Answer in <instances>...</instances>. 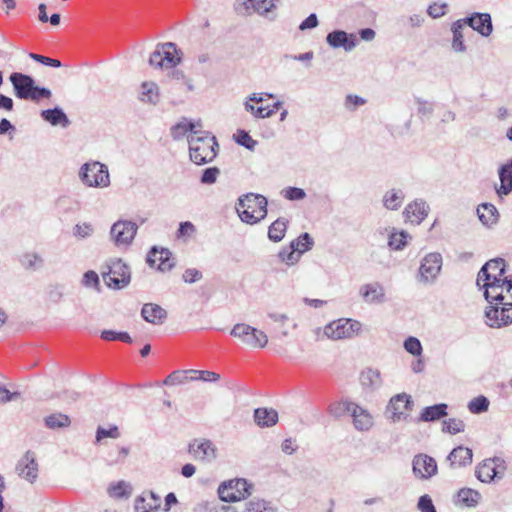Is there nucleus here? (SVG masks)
<instances>
[{"mask_svg": "<svg viewBox=\"0 0 512 512\" xmlns=\"http://www.w3.org/2000/svg\"><path fill=\"white\" fill-rule=\"evenodd\" d=\"M268 201L261 194L248 193L241 196L236 203L240 220L248 225H255L267 216Z\"/></svg>", "mask_w": 512, "mask_h": 512, "instance_id": "obj_1", "label": "nucleus"}, {"mask_svg": "<svg viewBox=\"0 0 512 512\" xmlns=\"http://www.w3.org/2000/svg\"><path fill=\"white\" fill-rule=\"evenodd\" d=\"M188 143L190 159L195 164L203 165L215 159L218 143L209 132H194L188 136Z\"/></svg>", "mask_w": 512, "mask_h": 512, "instance_id": "obj_2", "label": "nucleus"}, {"mask_svg": "<svg viewBox=\"0 0 512 512\" xmlns=\"http://www.w3.org/2000/svg\"><path fill=\"white\" fill-rule=\"evenodd\" d=\"M9 81L18 99L39 102L52 96L50 89L36 85L35 80L28 74L13 72L9 76Z\"/></svg>", "mask_w": 512, "mask_h": 512, "instance_id": "obj_3", "label": "nucleus"}, {"mask_svg": "<svg viewBox=\"0 0 512 512\" xmlns=\"http://www.w3.org/2000/svg\"><path fill=\"white\" fill-rule=\"evenodd\" d=\"M78 178L88 188L107 189L111 185L108 166L98 160L83 163L78 170Z\"/></svg>", "mask_w": 512, "mask_h": 512, "instance_id": "obj_4", "label": "nucleus"}, {"mask_svg": "<svg viewBox=\"0 0 512 512\" xmlns=\"http://www.w3.org/2000/svg\"><path fill=\"white\" fill-rule=\"evenodd\" d=\"M361 329L360 322L352 319L341 318L334 321H331L322 329L318 328L316 330V335L318 339H322L326 337L331 340H342V339H350L357 335Z\"/></svg>", "mask_w": 512, "mask_h": 512, "instance_id": "obj_5", "label": "nucleus"}, {"mask_svg": "<svg viewBox=\"0 0 512 512\" xmlns=\"http://www.w3.org/2000/svg\"><path fill=\"white\" fill-rule=\"evenodd\" d=\"M279 2L280 0H236L234 10L241 16H250L256 13L269 20H274Z\"/></svg>", "mask_w": 512, "mask_h": 512, "instance_id": "obj_6", "label": "nucleus"}, {"mask_svg": "<svg viewBox=\"0 0 512 512\" xmlns=\"http://www.w3.org/2000/svg\"><path fill=\"white\" fill-rule=\"evenodd\" d=\"M182 52L175 43L166 42L158 44L149 57V64L155 68L170 69L181 63Z\"/></svg>", "mask_w": 512, "mask_h": 512, "instance_id": "obj_7", "label": "nucleus"}, {"mask_svg": "<svg viewBox=\"0 0 512 512\" xmlns=\"http://www.w3.org/2000/svg\"><path fill=\"white\" fill-rule=\"evenodd\" d=\"M230 334L238 339L244 346L252 349H261L268 343L267 334L246 323H238L231 329Z\"/></svg>", "mask_w": 512, "mask_h": 512, "instance_id": "obj_8", "label": "nucleus"}, {"mask_svg": "<svg viewBox=\"0 0 512 512\" xmlns=\"http://www.w3.org/2000/svg\"><path fill=\"white\" fill-rule=\"evenodd\" d=\"M252 485L247 480L238 478L223 482L218 487V494L225 502H237L251 495Z\"/></svg>", "mask_w": 512, "mask_h": 512, "instance_id": "obj_9", "label": "nucleus"}, {"mask_svg": "<svg viewBox=\"0 0 512 512\" xmlns=\"http://www.w3.org/2000/svg\"><path fill=\"white\" fill-rule=\"evenodd\" d=\"M413 407L414 401L411 395L400 393L390 399L385 413L391 421L400 422L406 420L411 415Z\"/></svg>", "mask_w": 512, "mask_h": 512, "instance_id": "obj_10", "label": "nucleus"}, {"mask_svg": "<svg viewBox=\"0 0 512 512\" xmlns=\"http://www.w3.org/2000/svg\"><path fill=\"white\" fill-rule=\"evenodd\" d=\"M105 284L113 289H122L130 283L131 275L128 266L122 260H115L102 272Z\"/></svg>", "mask_w": 512, "mask_h": 512, "instance_id": "obj_11", "label": "nucleus"}, {"mask_svg": "<svg viewBox=\"0 0 512 512\" xmlns=\"http://www.w3.org/2000/svg\"><path fill=\"white\" fill-rule=\"evenodd\" d=\"M138 226L128 220H118L110 229V239L117 247H128L133 242Z\"/></svg>", "mask_w": 512, "mask_h": 512, "instance_id": "obj_12", "label": "nucleus"}, {"mask_svg": "<svg viewBox=\"0 0 512 512\" xmlns=\"http://www.w3.org/2000/svg\"><path fill=\"white\" fill-rule=\"evenodd\" d=\"M442 268L440 253H429L424 257L418 268V280L426 285L433 284Z\"/></svg>", "mask_w": 512, "mask_h": 512, "instance_id": "obj_13", "label": "nucleus"}, {"mask_svg": "<svg viewBox=\"0 0 512 512\" xmlns=\"http://www.w3.org/2000/svg\"><path fill=\"white\" fill-rule=\"evenodd\" d=\"M506 263L502 258L491 259L486 262L477 275L476 284L481 285L484 281H496L505 283L508 277H505Z\"/></svg>", "mask_w": 512, "mask_h": 512, "instance_id": "obj_14", "label": "nucleus"}, {"mask_svg": "<svg viewBox=\"0 0 512 512\" xmlns=\"http://www.w3.org/2000/svg\"><path fill=\"white\" fill-rule=\"evenodd\" d=\"M502 307L489 306L485 311L486 324L491 328H501L512 323V303L502 302Z\"/></svg>", "mask_w": 512, "mask_h": 512, "instance_id": "obj_15", "label": "nucleus"}, {"mask_svg": "<svg viewBox=\"0 0 512 512\" xmlns=\"http://www.w3.org/2000/svg\"><path fill=\"white\" fill-rule=\"evenodd\" d=\"M264 96L272 98L271 93H251L243 102L245 111L255 119H265L273 116V110L269 106H256L255 104L262 103Z\"/></svg>", "mask_w": 512, "mask_h": 512, "instance_id": "obj_16", "label": "nucleus"}, {"mask_svg": "<svg viewBox=\"0 0 512 512\" xmlns=\"http://www.w3.org/2000/svg\"><path fill=\"white\" fill-rule=\"evenodd\" d=\"M16 472L20 478L33 484L38 478L39 465L34 452L27 451L16 465Z\"/></svg>", "mask_w": 512, "mask_h": 512, "instance_id": "obj_17", "label": "nucleus"}, {"mask_svg": "<svg viewBox=\"0 0 512 512\" xmlns=\"http://www.w3.org/2000/svg\"><path fill=\"white\" fill-rule=\"evenodd\" d=\"M189 453L196 459L210 463L217 458V448L208 439H195L189 444Z\"/></svg>", "mask_w": 512, "mask_h": 512, "instance_id": "obj_18", "label": "nucleus"}, {"mask_svg": "<svg viewBox=\"0 0 512 512\" xmlns=\"http://www.w3.org/2000/svg\"><path fill=\"white\" fill-rule=\"evenodd\" d=\"M351 408L349 416L351 417L354 429L360 432L369 431L374 425V418L371 412L356 402L353 403Z\"/></svg>", "mask_w": 512, "mask_h": 512, "instance_id": "obj_19", "label": "nucleus"}, {"mask_svg": "<svg viewBox=\"0 0 512 512\" xmlns=\"http://www.w3.org/2000/svg\"><path fill=\"white\" fill-rule=\"evenodd\" d=\"M147 263L150 267H156L161 272H166L174 267L171 252L168 249L153 247L147 255Z\"/></svg>", "mask_w": 512, "mask_h": 512, "instance_id": "obj_20", "label": "nucleus"}, {"mask_svg": "<svg viewBox=\"0 0 512 512\" xmlns=\"http://www.w3.org/2000/svg\"><path fill=\"white\" fill-rule=\"evenodd\" d=\"M465 26H470L483 37H488L493 31L491 15L489 13L475 12L472 15L462 18Z\"/></svg>", "mask_w": 512, "mask_h": 512, "instance_id": "obj_21", "label": "nucleus"}, {"mask_svg": "<svg viewBox=\"0 0 512 512\" xmlns=\"http://www.w3.org/2000/svg\"><path fill=\"white\" fill-rule=\"evenodd\" d=\"M326 41L332 48H343L345 51H352L359 43L355 34H348L343 30H335L330 32Z\"/></svg>", "mask_w": 512, "mask_h": 512, "instance_id": "obj_22", "label": "nucleus"}, {"mask_svg": "<svg viewBox=\"0 0 512 512\" xmlns=\"http://www.w3.org/2000/svg\"><path fill=\"white\" fill-rule=\"evenodd\" d=\"M359 295L367 304H382L386 301L385 289L379 282H371L360 286Z\"/></svg>", "mask_w": 512, "mask_h": 512, "instance_id": "obj_23", "label": "nucleus"}, {"mask_svg": "<svg viewBox=\"0 0 512 512\" xmlns=\"http://www.w3.org/2000/svg\"><path fill=\"white\" fill-rule=\"evenodd\" d=\"M138 100L146 105L156 106L161 100L159 85L152 80L143 81L138 91Z\"/></svg>", "mask_w": 512, "mask_h": 512, "instance_id": "obj_24", "label": "nucleus"}, {"mask_svg": "<svg viewBox=\"0 0 512 512\" xmlns=\"http://www.w3.org/2000/svg\"><path fill=\"white\" fill-rule=\"evenodd\" d=\"M479 289L484 290L485 299L489 303L496 302V305L502 304L504 300L503 292L507 291V283L496 282V281H484L481 285H477Z\"/></svg>", "mask_w": 512, "mask_h": 512, "instance_id": "obj_25", "label": "nucleus"}, {"mask_svg": "<svg viewBox=\"0 0 512 512\" xmlns=\"http://www.w3.org/2000/svg\"><path fill=\"white\" fill-rule=\"evenodd\" d=\"M405 200V192L401 188H391L384 192L382 196V205L386 210H399Z\"/></svg>", "mask_w": 512, "mask_h": 512, "instance_id": "obj_26", "label": "nucleus"}, {"mask_svg": "<svg viewBox=\"0 0 512 512\" xmlns=\"http://www.w3.org/2000/svg\"><path fill=\"white\" fill-rule=\"evenodd\" d=\"M143 319L154 325H161L167 318L164 308L155 303H146L141 310Z\"/></svg>", "mask_w": 512, "mask_h": 512, "instance_id": "obj_27", "label": "nucleus"}, {"mask_svg": "<svg viewBox=\"0 0 512 512\" xmlns=\"http://www.w3.org/2000/svg\"><path fill=\"white\" fill-rule=\"evenodd\" d=\"M498 176L500 179V187L496 188L497 194L500 197L509 195L512 192V158L499 167Z\"/></svg>", "mask_w": 512, "mask_h": 512, "instance_id": "obj_28", "label": "nucleus"}, {"mask_svg": "<svg viewBox=\"0 0 512 512\" xmlns=\"http://www.w3.org/2000/svg\"><path fill=\"white\" fill-rule=\"evenodd\" d=\"M160 506V498L152 491L143 493L135 499L136 512H155Z\"/></svg>", "mask_w": 512, "mask_h": 512, "instance_id": "obj_29", "label": "nucleus"}, {"mask_svg": "<svg viewBox=\"0 0 512 512\" xmlns=\"http://www.w3.org/2000/svg\"><path fill=\"white\" fill-rule=\"evenodd\" d=\"M472 457L473 453L471 449L458 446L449 453L447 461H449L452 468H456L471 464Z\"/></svg>", "mask_w": 512, "mask_h": 512, "instance_id": "obj_30", "label": "nucleus"}, {"mask_svg": "<svg viewBox=\"0 0 512 512\" xmlns=\"http://www.w3.org/2000/svg\"><path fill=\"white\" fill-rule=\"evenodd\" d=\"M41 117L44 121L48 122L52 126H61L66 128L69 126L70 121L64 111L55 107L53 109H46L41 111Z\"/></svg>", "mask_w": 512, "mask_h": 512, "instance_id": "obj_31", "label": "nucleus"}, {"mask_svg": "<svg viewBox=\"0 0 512 512\" xmlns=\"http://www.w3.org/2000/svg\"><path fill=\"white\" fill-rule=\"evenodd\" d=\"M447 409L448 405L445 403L424 407L418 420L423 422H434L440 420L447 415Z\"/></svg>", "mask_w": 512, "mask_h": 512, "instance_id": "obj_32", "label": "nucleus"}, {"mask_svg": "<svg viewBox=\"0 0 512 512\" xmlns=\"http://www.w3.org/2000/svg\"><path fill=\"white\" fill-rule=\"evenodd\" d=\"M477 215L483 225L491 227L497 223L499 212L493 204L482 203L477 208Z\"/></svg>", "mask_w": 512, "mask_h": 512, "instance_id": "obj_33", "label": "nucleus"}, {"mask_svg": "<svg viewBox=\"0 0 512 512\" xmlns=\"http://www.w3.org/2000/svg\"><path fill=\"white\" fill-rule=\"evenodd\" d=\"M360 382L364 389L374 391L382 385L381 373L378 369L368 368L361 373Z\"/></svg>", "mask_w": 512, "mask_h": 512, "instance_id": "obj_34", "label": "nucleus"}, {"mask_svg": "<svg viewBox=\"0 0 512 512\" xmlns=\"http://www.w3.org/2000/svg\"><path fill=\"white\" fill-rule=\"evenodd\" d=\"M475 475L477 479L483 483L491 482L495 477L498 476L495 460L487 459L482 464L478 465L475 470Z\"/></svg>", "mask_w": 512, "mask_h": 512, "instance_id": "obj_35", "label": "nucleus"}, {"mask_svg": "<svg viewBox=\"0 0 512 512\" xmlns=\"http://www.w3.org/2000/svg\"><path fill=\"white\" fill-rule=\"evenodd\" d=\"M411 240L412 236L406 231L392 228L388 236V246L391 250H402Z\"/></svg>", "mask_w": 512, "mask_h": 512, "instance_id": "obj_36", "label": "nucleus"}, {"mask_svg": "<svg viewBox=\"0 0 512 512\" xmlns=\"http://www.w3.org/2000/svg\"><path fill=\"white\" fill-rule=\"evenodd\" d=\"M254 420L260 427H271L278 421V412L272 408H257L254 411Z\"/></svg>", "mask_w": 512, "mask_h": 512, "instance_id": "obj_37", "label": "nucleus"}, {"mask_svg": "<svg viewBox=\"0 0 512 512\" xmlns=\"http://www.w3.org/2000/svg\"><path fill=\"white\" fill-rule=\"evenodd\" d=\"M422 465V470L418 469V473H420V477L422 479H429L432 476L437 474L438 467L436 460L433 457H430L426 454H418V465Z\"/></svg>", "mask_w": 512, "mask_h": 512, "instance_id": "obj_38", "label": "nucleus"}, {"mask_svg": "<svg viewBox=\"0 0 512 512\" xmlns=\"http://www.w3.org/2000/svg\"><path fill=\"white\" fill-rule=\"evenodd\" d=\"M465 27L464 20L462 19H458L451 26V31L453 33L452 48L455 52L466 51V46L463 40V30Z\"/></svg>", "mask_w": 512, "mask_h": 512, "instance_id": "obj_39", "label": "nucleus"}, {"mask_svg": "<svg viewBox=\"0 0 512 512\" xmlns=\"http://www.w3.org/2000/svg\"><path fill=\"white\" fill-rule=\"evenodd\" d=\"M288 221L278 218L268 228V238L273 242H280L286 233Z\"/></svg>", "mask_w": 512, "mask_h": 512, "instance_id": "obj_40", "label": "nucleus"}, {"mask_svg": "<svg viewBox=\"0 0 512 512\" xmlns=\"http://www.w3.org/2000/svg\"><path fill=\"white\" fill-rule=\"evenodd\" d=\"M354 401L351 400H342L333 402L328 406V413L332 417L339 419L345 415H349L351 412V406H353Z\"/></svg>", "mask_w": 512, "mask_h": 512, "instance_id": "obj_41", "label": "nucleus"}, {"mask_svg": "<svg viewBox=\"0 0 512 512\" xmlns=\"http://www.w3.org/2000/svg\"><path fill=\"white\" fill-rule=\"evenodd\" d=\"M458 501L466 507H474L477 505L481 495L478 491L470 488H462L458 491Z\"/></svg>", "mask_w": 512, "mask_h": 512, "instance_id": "obj_42", "label": "nucleus"}, {"mask_svg": "<svg viewBox=\"0 0 512 512\" xmlns=\"http://www.w3.org/2000/svg\"><path fill=\"white\" fill-rule=\"evenodd\" d=\"M170 77L177 86L184 87L187 92L195 90L193 79L187 76L184 71L179 69L173 70Z\"/></svg>", "mask_w": 512, "mask_h": 512, "instance_id": "obj_43", "label": "nucleus"}, {"mask_svg": "<svg viewBox=\"0 0 512 512\" xmlns=\"http://www.w3.org/2000/svg\"><path fill=\"white\" fill-rule=\"evenodd\" d=\"M244 512H276L273 505L259 498H253L245 504Z\"/></svg>", "mask_w": 512, "mask_h": 512, "instance_id": "obj_44", "label": "nucleus"}, {"mask_svg": "<svg viewBox=\"0 0 512 512\" xmlns=\"http://www.w3.org/2000/svg\"><path fill=\"white\" fill-rule=\"evenodd\" d=\"M108 494L112 498H128L131 494V487L125 481H118L113 483L108 488Z\"/></svg>", "mask_w": 512, "mask_h": 512, "instance_id": "obj_45", "label": "nucleus"}, {"mask_svg": "<svg viewBox=\"0 0 512 512\" xmlns=\"http://www.w3.org/2000/svg\"><path fill=\"white\" fill-rule=\"evenodd\" d=\"M70 418L62 413H55L45 418V424L51 429L64 428L70 425Z\"/></svg>", "mask_w": 512, "mask_h": 512, "instance_id": "obj_46", "label": "nucleus"}, {"mask_svg": "<svg viewBox=\"0 0 512 512\" xmlns=\"http://www.w3.org/2000/svg\"><path fill=\"white\" fill-rule=\"evenodd\" d=\"M312 245V238L308 233H304L290 243V248L296 250L301 256V254L310 250Z\"/></svg>", "mask_w": 512, "mask_h": 512, "instance_id": "obj_47", "label": "nucleus"}, {"mask_svg": "<svg viewBox=\"0 0 512 512\" xmlns=\"http://www.w3.org/2000/svg\"><path fill=\"white\" fill-rule=\"evenodd\" d=\"M201 130H195V124L189 121H182L175 125L172 129V136L175 139H179L183 136L187 137L194 132H200Z\"/></svg>", "mask_w": 512, "mask_h": 512, "instance_id": "obj_48", "label": "nucleus"}, {"mask_svg": "<svg viewBox=\"0 0 512 512\" xmlns=\"http://www.w3.org/2000/svg\"><path fill=\"white\" fill-rule=\"evenodd\" d=\"M464 429L465 423L461 419L449 418L448 420H444L442 423V432L452 435L461 433Z\"/></svg>", "mask_w": 512, "mask_h": 512, "instance_id": "obj_49", "label": "nucleus"}, {"mask_svg": "<svg viewBox=\"0 0 512 512\" xmlns=\"http://www.w3.org/2000/svg\"><path fill=\"white\" fill-rule=\"evenodd\" d=\"M119 428L116 425L109 427L99 426L96 431V443H100L104 438L118 439L120 437Z\"/></svg>", "mask_w": 512, "mask_h": 512, "instance_id": "obj_50", "label": "nucleus"}, {"mask_svg": "<svg viewBox=\"0 0 512 512\" xmlns=\"http://www.w3.org/2000/svg\"><path fill=\"white\" fill-rule=\"evenodd\" d=\"M489 408V400L485 396H478L473 398L468 403V409L473 414H480L486 412Z\"/></svg>", "mask_w": 512, "mask_h": 512, "instance_id": "obj_51", "label": "nucleus"}, {"mask_svg": "<svg viewBox=\"0 0 512 512\" xmlns=\"http://www.w3.org/2000/svg\"><path fill=\"white\" fill-rule=\"evenodd\" d=\"M235 141L250 151H254L258 142L254 140L248 132L240 130L235 135Z\"/></svg>", "mask_w": 512, "mask_h": 512, "instance_id": "obj_52", "label": "nucleus"}, {"mask_svg": "<svg viewBox=\"0 0 512 512\" xmlns=\"http://www.w3.org/2000/svg\"><path fill=\"white\" fill-rule=\"evenodd\" d=\"M101 338L105 341H123L125 343H131L132 338L130 335L126 332H116L113 330H103L101 332Z\"/></svg>", "mask_w": 512, "mask_h": 512, "instance_id": "obj_53", "label": "nucleus"}, {"mask_svg": "<svg viewBox=\"0 0 512 512\" xmlns=\"http://www.w3.org/2000/svg\"><path fill=\"white\" fill-rule=\"evenodd\" d=\"M279 258L287 265H294L299 261L300 255L293 248L285 247L279 252Z\"/></svg>", "mask_w": 512, "mask_h": 512, "instance_id": "obj_54", "label": "nucleus"}, {"mask_svg": "<svg viewBox=\"0 0 512 512\" xmlns=\"http://www.w3.org/2000/svg\"><path fill=\"white\" fill-rule=\"evenodd\" d=\"M189 373H192V374L195 375V376H191L190 377L191 380L200 379V380H203V381H206V382H216V381H218L220 379V375L215 373V372H212V371L190 370Z\"/></svg>", "mask_w": 512, "mask_h": 512, "instance_id": "obj_55", "label": "nucleus"}, {"mask_svg": "<svg viewBox=\"0 0 512 512\" xmlns=\"http://www.w3.org/2000/svg\"><path fill=\"white\" fill-rule=\"evenodd\" d=\"M281 193L284 198L290 201H299L306 197L305 191L298 187H287L283 189Z\"/></svg>", "mask_w": 512, "mask_h": 512, "instance_id": "obj_56", "label": "nucleus"}, {"mask_svg": "<svg viewBox=\"0 0 512 512\" xmlns=\"http://www.w3.org/2000/svg\"><path fill=\"white\" fill-rule=\"evenodd\" d=\"M82 284L87 288H94L99 291V276L96 272L90 270L84 273L82 278Z\"/></svg>", "mask_w": 512, "mask_h": 512, "instance_id": "obj_57", "label": "nucleus"}, {"mask_svg": "<svg viewBox=\"0 0 512 512\" xmlns=\"http://www.w3.org/2000/svg\"><path fill=\"white\" fill-rule=\"evenodd\" d=\"M447 10H448L447 3H445V2L433 3L428 7L427 13L430 17L436 19V18H440V17L446 15Z\"/></svg>", "mask_w": 512, "mask_h": 512, "instance_id": "obj_58", "label": "nucleus"}, {"mask_svg": "<svg viewBox=\"0 0 512 512\" xmlns=\"http://www.w3.org/2000/svg\"><path fill=\"white\" fill-rule=\"evenodd\" d=\"M187 373L188 372L186 371L173 372L169 376H167V378L164 380V384L171 386L183 384L189 379Z\"/></svg>", "mask_w": 512, "mask_h": 512, "instance_id": "obj_59", "label": "nucleus"}, {"mask_svg": "<svg viewBox=\"0 0 512 512\" xmlns=\"http://www.w3.org/2000/svg\"><path fill=\"white\" fill-rule=\"evenodd\" d=\"M94 232V228L90 223H80L75 225L73 229V234L79 238H87L90 237Z\"/></svg>", "mask_w": 512, "mask_h": 512, "instance_id": "obj_60", "label": "nucleus"}, {"mask_svg": "<svg viewBox=\"0 0 512 512\" xmlns=\"http://www.w3.org/2000/svg\"><path fill=\"white\" fill-rule=\"evenodd\" d=\"M220 174V170L217 167H210L204 170L201 176V183L203 184H214Z\"/></svg>", "mask_w": 512, "mask_h": 512, "instance_id": "obj_61", "label": "nucleus"}, {"mask_svg": "<svg viewBox=\"0 0 512 512\" xmlns=\"http://www.w3.org/2000/svg\"><path fill=\"white\" fill-rule=\"evenodd\" d=\"M43 260L42 258L35 253L26 254L22 258V264L26 268H38L42 265Z\"/></svg>", "mask_w": 512, "mask_h": 512, "instance_id": "obj_62", "label": "nucleus"}, {"mask_svg": "<svg viewBox=\"0 0 512 512\" xmlns=\"http://www.w3.org/2000/svg\"><path fill=\"white\" fill-rule=\"evenodd\" d=\"M195 232H196V228L193 223H191L190 221L182 222V223H180V226H179V229L177 232V237L178 238H189V237L193 236Z\"/></svg>", "mask_w": 512, "mask_h": 512, "instance_id": "obj_63", "label": "nucleus"}, {"mask_svg": "<svg viewBox=\"0 0 512 512\" xmlns=\"http://www.w3.org/2000/svg\"><path fill=\"white\" fill-rule=\"evenodd\" d=\"M418 510L421 512H437L431 497L427 494L418 499Z\"/></svg>", "mask_w": 512, "mask_h": 512, "instance_id": "obj_64", "label": "nucleus"}]
</instances>
